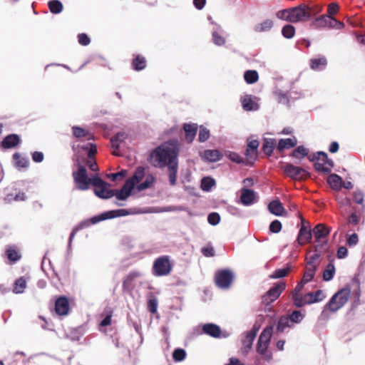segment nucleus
<instances>
[{"mask_svg":"<svg viewBox=\"0 0 365 365\" xmlns=\"http://www.w3.org/2000/svg\"><path fill=\"white\" fill-rule=\"evenodd\" d=\"M320 11V6H309L305 4H301L293 8L279 11L276 16L277 18L287 21L297 23L306 21Z\"/></svg>","mask_w":365,"mask_h":365,"instance_id":"nucleus-1","label":"nucleus"},{"mask_svg":"<svg viewBox=\"0 0 365 365\" xmlns=\"http://www.w3.org/2000/svg\"><path fill=\"white\" fill-rule=\"evenodd\" d=\"M176 150L167 145L158 147L150 155L152 164L155 167L163 168L171 163H176L178 158Z\"/></svg>","mask_w":365,"mask_h":365,"instance_id":"nucleus-2","label":"nucleus"},{"mask_svg":"<svg viewBox=\"0 0 365 365\" xmlns=\"http://www.w3.org/2000/svg\"><path fill=\"white\" fill-rule=\"evenodd\" d=\"M128 214H129V212L125 209L111 210V211H108V212L102 213L99 215L94 216L87 221L82 222L81 223H80L78 225H77L76 227H75L73 229V230L71 233L70 237H69V243L71 242V241L73 240L76 234L80 230L83 229L85 227H88L91 224H96L97 222H99L101 221H103V220H105L107 219H111V218H114V217H117L125 216V215H128Z\"/></svg>","mask_w":365,"mask_h":365,"instance_id":"nucleus-3","label":"nucleus"},{"mask_svg":"<svg viewBox=\"0 0 365 365\" xmlns=\"http://www.w3.org/2000/svg\"><path fill=\"white\" fill-rule=\"evenodd\" d=\"M273 326H267L261 332L256 346V351L266 361L272 359V354L268 350L273 334Z\"/></svg>","mask_w":365,"mask_h":365,"instance_id":"nucleus-4","label":"nucleus"},{"mask_svg":"<svg viewBox=\"0 0 365 365\" xmlns=\"http://www.w3.org/2000/svg\"><path fill=\"white\" fill-rule=\"evenodd\" d=\"M351 291L349 288H343L339 290L324 306L322 314H325L327 311L331 312L338 311L347 303Z\"/></svg>","mask_w":365,"mask_h":365,"instance_id":"nucleus-5","label":"nucleus"},{"mask_svg":"<svg viewBox=\"0 0 365 365\" xmlns=\"http://www.w3.org/2000/svg\"><path fill=\"white\" fill-rule=\"evenodd\" d=\"M330 233V228L324 224H318L313 228V234L315 238V252H322L327 248V237Z\"/></svg>","mask_w":365,"mask_h":365,"instance_id":"nucleus-6","label":"nucleus"},{"mask_svg":"<svg viewBox=\"0 0 365 365\" xmlns=\"http://www.w3.org/2000/svg\"><path fill=\"white\" fill-rule=\"evenodd\" d=\"M309 160L314 162V168L317 171L329 174L334 166V162L329 159L326 153L318 152L317 154L309 156Z\"/></svg>","mask_w":365,"mask_h":365,"instance_id":"nucleus-7","label":"nucleus"},{"mask_svg":"<svg viewBox=\"0 0 365 365\" xmlns=\"http://www.w3.org/2000/svg\"><path fill=\"white\" fill-rule=\"evenodd\" d=\"M173 265L168 255L160 256L156 258L152 267V273L154 276L162 277L170 274Z\"/></svg>","mask_w":365,"mask_h":365,"instance_id":"nucleus-8","label":"nucleus"},{"mask_svg":"<svg viewBox=\"0 0 365 365\" xmlns=\"http://www.w3.org/2000/svg\"><path fill=\"white\" fill-rule=\"evenodd\" d=\"M75 164L78 167L77 171L73 172V177L77 188L81 190H86L89 187V178L87 175L86 168L82 165L78 158L73 159Z\"/></svg>","mask_w":365,"mask_h":365,"instance_id":"nucleus-9","label":"nucleus"},{"mask_svg":"<svg viewBox=\"0 0 365 365\" xmlns=\"http://www.w3.org/2000/svg\"><path fill=\"white\" fill-rule=\"evenodd\" d=\"M282 170L287 177L294 180L302 181L308 179L310 175L305 169L295 166L291 163H287L282 167Z\"/></svg>","mask_w":365,"mask_h":365,"instance_id":"nucleus-10","label":"nucleus"},{"mask_svg":"<svg viewBox=\"0 0 365 365\" xmlns=\"http://www.w3.org/2000/svg\"><path fill=\"white\" fill-rule=\"evenodd\" d=\"M234 274L230 269L218 270L215 275L216 285L222 289H228L232 283Z\"/></svg>","mask_w":365,"mask_h":365,"instance_id":"nucleus-11","label":"nucleus"},{"mask_svg":"<svg viewBox=\"0 0 365 365\" xmlns=\"http://www.w3.org/2000/svg\"><path fill=\"white\" fill-rule=\"evenodd\" d=\"M285 282H279L272 287L267 293L262 296V302L269 304L279 298L282 292L285 289Z\"/></svg>","mask_w":365,"mask_h":365,"instance_id":"nucleus-12","label":"nucleus"},{"mask_svg":"<svg viewBox=\"0 0 365 365\" xmlns=\"http://www.w3.org/2000/svg\"><path fill=\"white\" fill-rule=\"evenodd\" d=\"M55 311L59 316H66L70 311L69 300L66 296H60L55 302Z\"/></svg>","mask_w":365,"mask_h":365,"instance_id":"nucleus-13","label":"nucleus"},{"mask_svg":"<svg viewBox=\"0 0 365 365\" xmlns=\"http://www.w3.org/2000/svg\"><path fill=\"white\" fill-rule=\"evenodd\" d=\"M133 188L134 183L127 180L120 190H113L114 196L118 200H125L130 195Z\"/></svg>","mask_w":365,"mask_h":365,"instance_id":"nucleus-14","label":"nucleus"},{"mask_svg":"<svg viewBox=\"0 0 365 365\" xmlns=\"http://www.w3.org/2000/svg\"><path fill=\"white\" fill-rule=\"evenodd\" d=\"M202 333L213 338H220L222 334L220 327L212 323L205 324L202 327Z\"/></svg>","mask_w":365,"mask_h":365,"instance_id":"nucleus-15","label":"nucleus"},{"mask_svg":"<svg viewBox=\"0 0 365 365\" xmlns=\"http://www.w3.org/2000/svg\"><path fill=\"white\" fill-rule=\"evenodd\" d=\"M312 239V230L309 225L301 226L299 230L297 242L300 245H304L309 242Z\"/></svg>","mask_w":365,"mask_h":365,"instance_id":"nucleus-16","label":"nucleus"},{"mask_svg":"<svg viewBox=\"0 0 365 365\" xmlns=\"http://www.w3.org/2000/svg\"><path fill=\"white\" fill-rule=\"evenodd\" d=\"M255 200V193L252 190L242 188L241 190L240 202L245 206L250 205L254 203Z\"/></svg>","mask_w":365,"mask_h":365,"instance_id":"nucleus-17","label":"nucleus"},{"mask_svg":"<svg viewBox=\"0 0 365 365\" xmlns=\"http://www.w3.org/2000/svg\"><path fill=\"white\" fill-rule=\"evenodd\" d=\"M127 135L125 133H118L115 135L111 138L110 143L111 148L113 149L112 154L113 155L119 156L120 154L117 152L119 149L120 144L126 138Z\"/></svg>","mask_w":365,"mask_h":365,"instance_id":"nucleus-18","label":"nucleus"},{"mask_svg":"<svg viewBox=\"0 0 365 365\" xmlns=\"http://www.w3.org/2000/svg\"><path fill=\"white\" fill-rule=\"evenodd\" d=\"M21 139L17 134H10L6 136L1 142V145L5 149H9L18 145Z\"/></svg>","mask_w":365,"mask_h":365,"instance_id":"nucleus-19","label":"nucleus"},{"mask_svg":"<svg viewBox=\"0 0 365 365\" xmlns=\"http://www.w3.org/2000/svg\"><path fill=\"white\" fill-rule=\"evenodd\" d=\"M324 298L325 295L323 291L321 289H318L313 292H308L305 294L306 302L307 304L321 302Z\"/></svg>","mask_w":365,"mask_h":365,"instance_id":"nucleus-20","label":"nucleus"},{"mask_svg":"<svg viewBox=\"0 0 365 365\" xmlns=\"http://www.w3.org/2000/svg\"><path fill=\"white\" fill-rule=\"evenodd\" d=\"M140 276V273L137 271L130 272L123 281V289L129 291L133 287L135 279Z\"/></svg>","mask_w":365,"mask_h":365,"instance_id":"nucleus-21","label":"nucleus"},{"mask_svg":"<svg viewBox=\"0 0 365 365\" xmlns=\"http://www.w3.org/2000/svg\"><path fill=\"white\" fill-rule=\"evenodd\" d=\"M72 131L73 136L76 138H84L87 140L94 139L93 135L83 128L78 126H73Z\"/></svg>","mask_w":365,"mask_h":365,"instance_id":"nucleus-22","label":"nucleus"},{"mask_svg":"<svg viewBox=\"0 0 365 365\" xmlns=\"http://www.w3.org/2000/svg\"><path fill=\"white\" fill-rule=\"evenodd\" d=\"M183 129L185 133V139L187 142L192 143L197 133V125L195 123H185L183 125Z\"/></svg>","mask_w":365,"mask_h":365,"instance_id":"nucleus-23","label":"nucleus"},{"mask_svg":"<svg viewBox=\"0 0 365 365\" xmlns=\"http://www.w3.org/2000/svg\"><path fill=\"white\" fill-rule=\"evenodd\" d=\"M147 65L146 59L144 56L137 54L133 56L131 66L133 70L140 71L143 70Z\"/></svg>","mask_w":365,"mask_h":365,"instance_id":"nucleus-24","label":"nucleus"},{"mask_svg":"<svg viewBox=\"0 0 365 365\" xmlns=\"http://www.w3.org/2000/svg\"><path fill=\"white\" fill-rule=\"evenodd\" d=\"M327 182L334 190L339 191L342 187V178L337 174H330Z\"/></svg>","mask_w":365,"mask_h":365,"instance_id":"nucleus-25","label":"nucleus"},{"mask_svg":"<svg viewBox=\"0 0 365 365\" xmlns=\"http://www.w3.org/2000/svg\"><path fill=\"white\" fill-rule=\"evenodd\" d=\"M29 277L24 276L16 279L14 283L13 292L14 294H22L27 287V279Z\"/></svg>","mask_w":365,"mask_h":365,"instance_id":"nucleus-26","label":"nucleus"},{"mask_svg":"<svg viewBox=\"0 0 365 365\" xmlns=\"http://www.w3.org/2000/svg\"><path fill=\"white\" fill-rule=\"evenodd\" d=\"M297 144V140L295 137L292 138L280 139L278 142L277 149L279 152H282L284 149L294 148Z\"/></svg>","mask_w":365,"mask_h":365,"instance_id":"nucleus-27","label":"nucleus"},{"mask_svg":"<svg viewBox=\"0 0 365 365\" xmlns=\"http://www.w3.org/2000/svg\"><path fill=\"white\" fill-rule=\"evenodd\" d=\"M268 209L272 214L276 216H281L284 212L282 203L278 200L270 202L268 205Z\"/></svg>","mask_w":365,"mask_h":365,"instance_id":"nucleus-28","label":"nucleus"},{"mask_svg":"<svg viewBox=\"0 0 365 365\" xmlns=\"http://www.w3.org/2000/svg\"><path fill=\"white\" fill-rule=\"evenodd\" d=\"M202 158L209 162H217L222 158V154L217 150H205Z\"/></svg>","mask_w":365,"mask_h":365,"instance_id":"nucleus-29","label":"nucleus"},{"mask_svg":"<svg viewBox=\"0 0 365 365\" xmlns=\"http://www.w3.org/2000/svg\"><path fill=\"white\" fill-rule=\"evenodd\" d=\"M255 338L246 334L245 339L242 341V346L240 352L242 355L247 356L252 348L253 341Z\"/></svg>","mask_w":365,"mask_h":365,"instance_id":"nucleus-30","label":"nucleus"},{"mask_svg":"<svg viewBox=\"0 0 365 365\" xmlns=\"http://www.w3.org/2000/svg\"><path fill=\"white\" fill-rule=\"evenodd\" d=\"M331 24V17H330V16L322 15L315 19L312 23V26L314 28L329 27V24Z\"/></svg>","mask_w":365,"mask_h":365,"instance_id":"nucleus-31","label":"nucleus"},{"mask_svg":"<svg viewBox=\"0 0 365 365\" xmlns=\"http://www.w3.org/2000/svg\"><path fill=\"white\" fill-rule=\"evenodd\" d=\"M5 253L9 260L12 263L16 262L21 257V255L15 247H9L6 248Z\"/></svg>","mask_w":365,"mask_h":365,"instance_id":"nucleus-32","label":"nucleus"},{"mask_svg":"<svg viewBox=\"0 0 365 365\" xmlns=\"http://www.w3.org/2000/svg\"><path fill=\"white\" fill-rule=\"evenodd\" d=\"M316 271H317V265H312V266L306 265L305 272H304L302 279V280L303 281V283H308V282H311L313 279V278L316 274Z\"/></svg>","mask_w":365,"mask_h":365,"instance_id":"nucleus-33","label":"nucleus"},{"mask_svg":"<svg viewBox=\"0 0 365 365\" xmlns=\"http://www.w3.org/2000/svg\"><path fill=\"white\" fill-rule=\"evenodd\" d=\"M13 159L14 160L16 167L18 168H26L29 165V160L18 153H16L13 155Z\"/></svg>","mask_w":365,"mask_h":365,"instance_id":"nucleus-34","label":"nucleus"},{"mask_svg":"<svg viewBox=\"0 0 365 365\" xmlns=\"http://www.w3.org/2000/svg\"><path fill=\"white\" fill-rule=\"evenodd\" d=\"M109 185H103L98 189L95 190L97 196L103 199H108L114 196L113 190H109L107 187Z\"/></svg>","mask_w":365,"mask_h":365,"instance_id":"nucleus-35","label":"nucleus"},{"mask_svg":"<svg viewBox=\"0 0 365 365\" xmlns=\"http://www.w3.org/2000/svg\"><path fill=\"white\" fill-rule=\"evenodd\" d=\"M242 105L243 109L247 111L257 109V104L253 101L251 96H245L242 100Z\"/></svg>","mask_w":365,"mask_h":365,"instance_id":"nucleus-36","label":"nucleus"},{"mask_svg":"<svg viewBox=\"0 0 365 365\" xmlns=\"http://www.w3.org/2000/svg\"><path fill=\"white\" fill-rule=\"evenodd\" d=\"M292 267L287 264L286 267L282 269H275L272 274L270 275V278L272 279H279L284 277H286L292 270Z\"/></svg>","mask_w":365,"mask_h":365,"instance_id":"nucleus-37","label":"nucleus"},{"mask_svg":"<svg viewBox=\"0 0 365 365\" xmlns=\"http://www.w3.org/2000/svg\"><path fill=\"white\" fill-rule=\"evenodd\" d=\"M276 146V140L274 139H265L262 145V151L264 154L270 156Z\"/></svg>","mask_w":365,"mask_h":365,"instance_id":"nucleus-38","label":"nucleus"},{"mask_svg":"<svg viewBox=\"0 0 365 365\" xmlns=\"http://www.w3.org/2000/svg\"><path fill=\"white\" fill-rule=\"evenodd\" d=\"M178 168V163H171L168 166L169 181L170 184L173 186L176 184Z\"/></svg>","mask_w":365,"mask_h":365,"instance_id":"nucleus-39","label":"nucleus"},{"mask_svg":"<svg viewBox=\"0 0 365 365\" xmlns=\"http://www.w3.org/2000/svg\"><path fill=\"white\" fill-rule=\"evenodd\" d=\"M327 59L324 57L312 58L310 60V67L313 70H321L327 65Z\"/></svg>","mask_w":365,"mask_h":365,"instance_id":"nucleus-40","label":"nucleus"},{"mask_svg":"<svg viewBox=\"0 0 365 365\" xmlns=\"http://www.w3.org/2000/svg\"><path fill=\"white\" fill-rule=\"evenodd\" d=\"M145 176V168L142 166L138 167L133 175L128 179V181H131L134 183V186L138 184Z\"/></svg>","mask_w":365,"mask_h":365,"instance_id":"nucleus-41","label":"nucleus"},{"mask_svg":"<svg viewBox=\"0 0 365 365\" xmlns=\"http://www.w3.org/2000/svg\"><path fill=\"white\" fill-rule=\"evenodd\" d=\"M291 326L292 322L290 321L289 317L282 316L278 321L277 331L278 332H284L287 327H290Z\"/></svg>","mask_w":365,"mask_h":365,"instance_id":"nucleus-42","label":"nucleus"},{"mask_svg":"<svg viewBox=\"0 0 365 365\" xmlns=\"http://www.w3.org/2000/svg\"><path fill=\"white\" fill-rule=\"evenodd\" d=\"M244 78L249 84L255 83L259 79L258 73L255 70H248L245 72Z\"/></svg>","mask_w":365,"mask_h":365,"instance_id":"nucleus-43","label":"nucleus"},{"mask_svg":"<svg viewBox=\"0 0 365 365\" xmlns=\"http://www.w3.org/2000/svg\"><path fill=\"white\" fill-rule=\"evenodd\" d=\"M48 6L51 13L57 14L62 11L63 6L59 0H51L48 1Z\"/></svg>","mask_w":365,"mask_h":365,"instance_id":"nucleus-44","label":"nucleus"},{"mask_svg":"<svg viewBox=\"0 0 365 365\" xmlns=\"http://www.w3.org/2000/svg\"><path fill=\"white\" fill-rule=\"evenodd\" d=\"M273 26V21L270 19H266L263 22L257 24L255 27L256 32H264L271 29Z\"/></svg>","mask_w":365,"mask_h":365,"instance_id":"nucleus-45","label":"nucleus"},{"mask_svg":"<svg viewBox=\"0 0 365 365\" xmlns=\"http://www.w3.org/2000/svg\"><path fill=\"white\" fill-rule=\"evenodd\" d=\"M335 271L336 269L334 264L331 262L329 263L323 272V279L324 281L331 280L334 275Z\"/></svg>","mask_w":365,"mask_h":365,"instance_id":"nucleus-46","label":"nucleus"},{"mask_svg":"<svg viewBox=\"0 0 365 365\" xmlns=\"http://www.w3.org/2000/svg\"><path fill=\"white\" fill-rule=\"evenodd\" d=\"M308 153L309 150L304 146L300 145L293 150L292 156L296 158L301 159L306 157L308 155Z\"/></svg>","mask_w":365,"mask_h":365,"instance_id":"nucleus-47","label":"nucleus"},{"mask_svg":"<svg viewBox=\"0 0 365 365\" xmlns=\"http://www.w3.org/2000/svg\"><path fill=\"white\" fill-rule=\"evenodd\" d=\"M292 298L294 304L297 307H302L304 304H307L306 302L305 295L302 296L300 294H292Z\"/></svg>","mask_w":365,"mask_h":365,"instance_id":"nucleus-48","label":"nucleus"},{"mask_svg":"<svg viewBox=\"0 0 365 365\" xmlns=\"http://www.w3.org/2000/svg\"><path fill=\"white\" fill-rule=\"evenodd\" d=\"M282 34L284 37L291 38L294 36L295 29L292 25H286L282 28Z\"/></svg>","mask_w":365,"mask_h":365,"instance_id":"nucleus-49","label":"nucleus"},{"mask_svg":"<svg viewBox=\"0 0 365 365\" xmlns=\"http://www.w3.org/2000/svg\"><path fill=\"white\" fill-rule=\"evenodd\" d=\"M154 177L152 176V175H148L147 176L145 180L142 182V183H140L138 187H137V189L139 190V191H142V190H144L148 187H150L152 184L154 182Z\"/></svg>","mask_w":365,"mask_h":365,"instance_id":"nucleus-50","label":"nucleus"},{"mask_svg":"<svg viewBox=\"0 0 365 365\" xmlns=\"http://www.w3.org/2000/svg\"><path fill=\"white\" fill-rule=\"evenodd\" d=\"M89 184H92L96 188L98 189L101 187H103V185H109L108 183L103 181L101 178L98 176L92 177L89 179Z\"/></svg>","mask_w":365,"mask_h":365,"instance_id":"nucleus-51","label":"nucleus"},{"mask_svg":"<svg viewBox=\"0 0 365 365\" xmlns=\"http://www.w3.org/2000/svg\"><path fill=\"white\" fill-rule=\"evenodd\" d=\"M186 352L182 349H176L173 353V357L175 361H181L184 360Z\"/></svg>","mask_w":365,"mask_h":365,"instance_id":"nucleus-52","label":"nucleus"},{"mask_svg":"<svg viewBox=\"0 0 365 365\" xmlns=\"http://www.w3.org/2000/svg\"><path fill=\"white\" fill-rule=\"evenodd\" d=\"M320 252H315L314 254L309 256V257H307V266H310V264H311V266L312 265H317V267L318 266V263H317V261L319 259V258L320 257Z\"/></svg>","mask_w":365,"mask_h":365,"instance_id":"nucleus-53","label":"nucleus"},{"mask_svg":"<svg viewBox=\"0 0 365 365\" xmlns=\"http://www.w3.org/2000/svg\"><path fill=\"white\" fill-rule=\"evenodd\" d=\"M210 138V131L207 128L204 127H200L199 135H198V140L200 142H205Z\"/></svg>","mask_w":365,"mask_h":365,"instance_id":"nucleus-54","label":"nucleus"},{"mask_svg":"<svg viewBox=\"0 0 365 365\" xmlns=\"http://www.w3.org/2000/svg\"><path fill=\"white\" fill-rule=\"evenodd\" d=\"M303 317L304 316L301 313V312L297 310L292 312V313L289 316V318L292 323H299L302 320Z\"/></svg>","mask_w":365,"mask_h":365,"instance_id":"nucleus-55","label":"nucleus"},{"mask_svg":"<svg viewBox=\"0 0 365 365\" xmlns=\"http://www.w3.org/2000/svg\"><path fill=\"white\" fill-rule=\"evenodd\" d=\"M215 185L213 179L210 178H205L202 180V188L203 190L208 191Z\"/></svg>","mask_w":365,"mask_h":365,"instance_id":"nucleus-56","label":"nucleus"},{"mask_svg":"<svg viewBox=\"0 0 365 365\" xmlns=\"http://www.w3.org/2000/svg\"><path fill=\"white\" fill-rule=\"evenodd\" d=\"M212 40L217 46H223L225 43V38L217 31L212 33Z\"/></svg>","mask_w":365,"mask_h":365,"instance_id":"nucleus-57","label":"nucleus"},{"mask_svg":"<svg viewBox=\"0 0 365 365\" xmlns=\"http://www.w3.org/2000/svg\"><path fill=\"white\" fill-rule=\"evenodd\" d=\"M282 223L279 220H275L269 225V231L273 233H278L282 230Z\"/></svg>","mask_w":365,"mask_h":365,"instance_id":"nucleus-58","label":"nucleus"},{"mask_svg":"<svg viewBox=\"0 0 365 365\" xmlns=\"http://www.w3.org/2000/svg\"><path fill=\"white\" fill-rule=\"evenodd\" d=\"M364 199V194L360 190H356L353 193V200L355 203L363 205Z\"/></svg>","mask_w":365,"mask_h":365,"instance_id":"nucleus-59","label":"nucleus"},{"mask_svg":"<svg viewBox=\"0 0 365 365\" xmlns=\"http://www.w3.org/2000/svg\"><path fill=\"white\" fill-rule=\"evenodd\" d=\"M201 252L205 257H211L215 255V250L212 246L208 245L202 248Z\"/></svg>","mask_w":365,"mask_h":365,"instance_id":"nucleus-60","label":"nucleus"},{"mask_svg":"<svg viewBox=\"0 0 365 365\" xmlns=\"http://www.w3.org/2000/svg\"><path fill=\"white\" fill-rule=\"evenodd\" d=\"M158 309V300L156 298L150 299L148 301V309L152 314H155Z\"/></svg>","mask_w":365,"mask_h":365,"instance_id":"nucleus-61","label":"nucleus"},{"mask_svg":"<svg viewBox=\"0 0 365 365\" xmlns=\"http://www.w3.org/2000/svg\"><path fill=\"white\" fill-rule=\"evenodd\" d=\"M339 10V6L336 3H331L328 5L327 8V16H330V17H332L334 15H335Z\"/></svg>","mask_w":365,"mask_h":365,"instance_id":"nucleus-62","label":"nucleus"},{"mask_svg":"<svg viewBox=\"0 0 365 365\" xmlns=\"http://www.w3.org/2000/svg\"><path fill=\"white\" fill-rule=\"evenodd\" d=\"M208 222L212 225H216L220 222V216L217 212H212L208 215Z\"/></svg>","mask_w":365,"mask_h":365,"instance_id":"nucleus-63","label":"nucleus"},{"mask_svg":"<svg viewBox=\"0 0 365 365\" xmlns=\"http://www.w3.org/2000/svg\"><path fill=\"white\" fill-rule=\"evenodd\" d=\"M78 43L82 46H87L90 43V38L86 34H80L78 36Z\"/></svg>","mask_w":365,"mask_h":365,"instance_id":"nucleus-64","label":"nucleus"}]
</instances>
